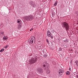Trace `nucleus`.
I'll use <instances>...</instances> for the list:
<instances>
[{
    "instance_id": "obj_21",
    "label": "nucleus",
    "mask_w": 78,
    "mask_h": 78,
    "mask_svg": "<svg viewBox=\"0 0 78 78\" xmlns=\"http://www.w3.org/2000/svg\"><path fill=\"white\" fill-rule=\"evenodd\" d=\"M8 45H6L5 46V48H8Z\"/></svg>"
},
{
    "instance_id": "obj_7",
    "label": "nucleus",
    "mask_w": 78,
    "mask_h": 78,
    "mask_svg": "<svg viewBox=\"0 0 78 78\" xmlns=\"http://www.w3.org/2000/svg\"><path fill=\"white\" fill-rule=\"evenodd\" d=\"M63 41L65 43H67V42H69V39L66 37H64L63 39Z\"/></svg>"
},
{
    "instance_id": "obj_15",
    "label": "nucleus",
    "mask_w": 78,
    "mask_h": 78,
    "mask_svg": "<svg viewBox=\"0 0 78 78\" xmlns=\"http://www.w3.org/2000/svg\"><path fill=\"white\" fill-rule=\"evenodd\" d=\"M5 49H4V48H3L1 49V50L0 51L1 53H2V52H3V51Z\"/></svg>"
},
{
    "instance_id": "obj_23",
    "label": "nucleus",
    "mask_w": 78,
    "mask_h": 78,
    "mask_svg": "<svg viewBox=\"0 0 78 78\" xmlns=\"http://www.w3.org/2000/svg\"><path fill=\"white\" fill-rule=\"evenodd\" d=\"M56 5H57V3L56 2L55 4H54V5L55 6H56Z\"/></svg>"
},
{
    "instance_id": "obj_11",
    "label": "nucleus",
    "mask_w": 78,
    "mask_h": 78,
    "mask_svg": "<svg viewBox=\"0 0 78 78\" xmlns=\"http://www.w3.org/2000/svg\"><path fill=\"white\" fill-rule=\"evenodd\" d=\"M50 73V70H49V69L47 70L46 73L47 74H49V73Z\"/></svg>"
},
{
    "instance_id": "obj_12",
    "label": "nucleus",
    "mask_w": 78,
    "mask_h": 78,
    "mask_svg": "<svg viewBox=\"0 0 78 78\" xmlns=\"http://www.w3.org/2000/svg\"><path fill=\"white\" fill-rule=\"evenodd\" d=\"M21 27L22 26H21V25H19L17 27L18 29H19V30H20V29Z\"/></svg>"
},
{
    "instance_id": "obj_29",
    "label": "nucleus",
    "mask_w": 78,
    "mask_h": 78,
    "mask_svg": "<svg viewBox=\"0 0 78 78\" xmlns=\"http://www.w3.org/2000/svg\"><path fill=\"white\" fill-rule=\"evenodd\" d=\"M76 77H77V78H78V76L76 75Z\"/></svg>"
},
{
    "instance_id": "obj_25",
    "label": "nucleus",
    "mask_w": 78,
    "mask_h": 78,
    "mask_svg": "<svg viewBox=\"0 0 78 78\" xmlns=\"http://www.w3.org/2000/svg\"><path fill=\"white\" fill-rule=\"evenodd\" d=\"M1 34L2 35H3V34H4V32L2 31L1 32Z\"/></svg>"
},
{
    "instance_id": "obj_3",
    "label": "nucleus",
    "mask_w": 78,
    "mask_h": 78,
    "mask_svg": "<svg viewBox=\"0 0 78 78\" xmlns=\"http://www.w3.org/2000/svg\"><path fill=\"white\" fill-rule=\"evenodd\" d=\"M28 42L30 44H33L34 42H35V37H34L32 36L28 39Z\"/></svg>"
},
{
    "instance_id": "obj_22",
    "label": "nucleus",
    "mask_w": 78,
    "mask_h": 78,
    "mask_svg": "<svg viewBox=\"0 0 78 78\" xmlns=\"http://www.w3.org/2000/svg\"><path fill=\"white\" fill-rule=\"evenodd\" d=\"M75 13L76 14H77V15H78V11H76L75 12Z\"/></svg>"
},
{
    "instance_id": "obj_14",
    "label": "nucleus",
    "mask_w": 78,
    "mask_h": 78,
    "mask_svg": "<svg viewBox=\"0 0 78 78\" xmlns=\"http://www.w3.org/2000/svg\"><path fill=\"white\" fill-rule=\"evenodd\" d=\"M66 74L67 75H70V72L69 71L66 72Z\"/></svg>"
},
{
    "instance_id": "obj_33",
    "label": "nucleus",
    "mask_w": 78,
    "mask_h": 78,
    "mask_svg": "<svg viewBox=\"0 0 78 78\" xmlns=\"http://www.w3.org/2000/svg\"><path fill=\"white\" fill-rule=\"evenodd\" d=\"M69 70H70V68H69Z\"/></svg>"
},
{
    "instance_id": "obj_17",
    "label": "nucleus",
    "mask_w": 78,
    "mask_h": 78,
    "mask_svg": "<svg viewBox=\"0 0 78 78\" xmlns=\"http://www.w3.org/2000/svg\"><path fill=\"white\" fill-rule=\"evenodd\" d=\"M46 41L47 42L48 44H50V43H49V41H48V39H46Z\"/></svg>"
},
{
    "instance_id": "obj_5",
    "label": "nucleus",
    "mask_w": 78,
    "mask_h": 78,
    "mask_svg": "<svg viewBox=\"0 0 78 78\" xmlns=\"http://www.w3.org/2000/svg\"><path fill=\"white\" fill-rule=\"evenodd\" d=\"M43 67L44 68V69H48L50 66L49 64L46 62H45L43 63Z\"/></svg>"
},
{
    "instance_id": "obj_27",
    "label": "nucleus",
    "mask_w": 78,
    "mask_h": 78,
    "mask_svg": "<svg viewBox=\"0 0 78 78\" xmlns=\"http://www.w3.org/2000/svg\"><path fill=\"white\" fill-rule=\"evenodd\" d=\"M76 66L78 67V63L76 65Z\"/></svg>"
},
{
    "instance_id": "obj_32",
    "label": "nucleus",
    "mask_w": 78,
    "mask_h": 78,
    "mask_svg": "<svg viewBox=\"0 0 78 78\" xmlns=\"http://www.w3.org/2000/svg\"><path fill=\"white\" fill-rule=\"evenodd\" d=\"M62 75V74L60 75V76H61Z\"/></svg>"
},
{
    "instance_id": "obj_4",
    "label": "nucleus",
    "mask_w": 78,
    "mask_h": 78,
    "mask_svg": "<svg viewBox=\"0 0 78 78\" xmlns=\"http://www.w3.org/2000/svg\"><path fill=\"white\" fill-rule=\"evenodd\" d=\"M34 19V16H26L25 17V19L27 21L32 20Z\"/></svg>"
},
{
    "instance_id": "obj_26",
    "label": "nucleus",
    "mask_w": 78,
    "mask_h": 78,
    "mask_svg": "<svg viewBox=\"0 0 78 78\" xmlns=\"http://www.w3.org/2000/svg\"><path fill=\"white\" fill-rule=\"evenodd\" d=\"M51 39H53V37L51 36Z\"/></svg>"
},
{
    "instance_id": "obj_28",
    "label": "nucleus",
    "mask_w": 78,
    "mask_h": 78,
    "mask_svg": "<svg viewBox=\"0 0 78 78\" xmlns=\"http://www.w3.org/2000/svg\"><path fill=\"white\" fill-rule=\"evenodd\" d=\"M52 16H55V15L53 14V13H52Z\"/></svg>"
},
{
    "instance_id": "obj_13",
    "label": "nucleus",
    "mask_w": 78,
    "mask_h": 78,
    "mask_svg": "<svg viewBox=\"0 0 78 78\" xmlns=\"http://www.w3.org/2000/svg\"><path fill=\"white\" fill-rule=\"evenodd\" d=\"M3 39H4V40H7V39H8V38L5 37V36H4Z\"/></svg>"
},
{
    "instance_id": "obj_1",
    "label": "nucleus",
    "mask_w": 78,
    "mask_h": 78,
    "mask_svg": "<svg viewBox=\"0 0 78 78\" xmlns=\"http://www.w3.org/2000/svg\"><path fill=\"white\" fill-rule=\"evenodd\" d=\"M62 27L63 28H65L66 31L69 30V25L66 22H63L62 23Z\"/></svg>"
},
{
    "instance_id": "obj_30",
    "label": "nucleus",
    "mask_w": 78,
    "mask_h": 78,
    "mask_svg": "<svg viewBox=\"0 0 78 78\" xmlns=\"http://www.w3.org/2000/svg\"><path fill=\"white\" fill-rule=\"evenodd\" d=\"M30 31H31V29H30Z\"/></svg>"
},
{
    "instance_id": "obj_2",
    "label": "nucleus",
    "mask_w": 78,
    "mask_h": 78,
    "mask_svg": "<svg viewBox=\"0 0 78 78\" xmlns=\"http://www.w3.org/2000/svg\"><path fill=\"white\" fill-rule=\"evenodd\" d=\"M37 56L35 55L34 56V57L32 58L31 60L29 61L30 64V65L34 64V63H35L37 61Z\"/></svg>"
},
{
    "instance_id": "obj_9",
    "label": "nucleus",
    "mask_w": 78,
    "mask_h": 78,
    "mask_svg": "<svg viewBox=\"0 0 78 78\" xmlns=\"http://www.w3.org/2000/svg\"><path fill=\"white\" fill-rule=\"evenodd\" d=\"M42 69L39 68L38 69V73H42Z\"/></svg>"
},
{
    "instance_id": "obj_16",
    "label": "nucleus",
    "mask_w": 78,
    "mask_h": 78,
    "mask_svg": "<svg viewBox=\"0 0 78 78\" xmlns=\"http://www.w3.org/2000/svg\"><path fill=\"white\" fill-rule=\"evenodd\" d=\"M75 63H76V65H77L78 64V60H76L75 62Z\"/></svg>"
},
{
    "instance_id": "obj_8",
    "label": "nucleus",
    "mask_w": 78,
    "mask_h": 78,
    "mask_svg": "<svg viewBox=\"0 0 78 78\" xmlns=\"http://www.w3.org/2000/svg\"><path fill=\"white\" fill-rule=\"evenodd\" d=\"M47 35L48 37H51V34L49 30L47 31Z\"/></svg>"
},
{
    "instance_id": "obj_31",
    "label": "nucleus",
    "mask_w": 78,
    "mask_h": 78,
    "mask_svg": "<svg viewBox=\"0 0 78 78\" xmlns=\"http://www.w3.org/2000/svg\"><path fill=\"white\" fill-rule=\"evenodd\" d=\"M31 30H33V29H31Z\"/></svg>"
},
{
    "instance_id": "obj_24",
    "label": "nucleus",
    "mask_w": 78,
    "mask_h": 78,
    "mask_svg": "<svg viewBox=\"0 0 78 78\" xmlns=\"http://www.w3.org/2000/svg\"><path fill=\"white\" fill-rule=\"evenodd\" d=\"M74 75H77V73H74Z\"/></svg>"
},
{
    "instance_id": "obj_18",
    "label": "nucleus",
    "mask_w": 78,
    "mask_h": 78,
    "mask_svg": "<svg viewBox=\"0 0 78 78\" xmlns=\"http://www.w3.org/2000/svg\"><path fill=\"white\" fill-rule=\"evenodd\" d=\"M43 56L45 58H47V55H44Z\"/></svg>"
},
{
    "instance_id": "obj_10",
    "label": "nucleus",
    "mask_w": 78,
    "mask_h": 78,
    "mask_svg": "<svg viewBox=\"0 0 78 78\" xmlns=\"http://www.w3.org/2000/svg\"><path fill=\"white\" fill-rule=\"evenodd\" d=\"M64 70L62 69H59L58 70V72L59 73H63V72H64Z\"/></svg>"
},
{
    "instance_id": "obj_19",
    "label": "nucleus",
    "mask_w": 78,
    "mask_h": 78,
    "mask_svg": "<svg viewBox=\"0 0 78 78\" xmlns=\"http://www.w3.org/2000/svg\"><path fill=\"white\" fill-rule=\"evenodd\" d=\"M58 51H62V48H58Z\"/></svg>"
},
{
    "instance_id": "obj_6",
    "label": "nucleus",
    "mask_w": 78,
    "mask_h": 78,
    "mask_svg": "<svg viewBox=\"0 0 78 78\" xmlns=\"http://www.w3.org/2000/svg\"><path fill=\"white\" fill-rule=\"evenodd\" d=\"M30 4L31 5L33 6V8H34L36 7V4L34 3L32 1H31L30 2Z\"/></svg>"
},
{
    "instance_id": "obj_20",
    "label": "nucleus",
    "mask_w": 78,
    "mask_h": 78,
    "mask_svg": "<svg viewBox=\"0 0 78 78\" xmlns=\"http://www.w3.org/2000/svg\"><path fill=\"white\" fill-rule=\"evenodd\" d=\"M20 20H17V23H20Z\"/></svg>"
}]
</instances>
